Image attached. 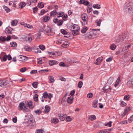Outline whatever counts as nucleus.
<instances>
[{
    "label": "nucleus",
    "instance_id": "obj_1",
    "mask_svg": "<svg viewBox=\"0 0 133 133\" xmlns=\"http://www.w3.org/2000/svg\"><path fill=\"white\" fill-rule=\"evenodd\" d=\"M124 11L129 15H133V5L131 3H126L124 6Z\"/></svg>",
    "mask_w": 133,
    "mask_h": 133
},
{
    "label": "nucleus",
    "instance_id": "obj_2",
    "mask_svg": "<svg viewBox=\"0 0 133 133\" xmlns=\"http://www.w3.org/2000/svg\"><path fill=\"white\" fill-rule=\"evenodd\" d=\"M43 31L44 32L49 36L53 35L55 34L53 30L48 26L44 28Z\"/></svg>",
    "mask_w": 133,
    "mask_h": 133
},
{
    "label": "nucleus",
    "instance_id": "obj_3",
    "mask_svg": "<svg viewBox=\"0 0 133 133\" xmlns=\"http://www.w3.org/2000/svg\"><path fill=\"white\" fill-rule=\"evenodd\" d=\"M8 81L2 79H0V86L2 87H7L9 86Z\"/></svg>",
    "mask_w": 133,
    "mask_h": 133
},
{
    "label": "nucleus",
    "instance_id": "obj_4",
    "mask_svg": "<svg viewBox=\"0 0 133 133\" xmlns=\"http://www.w3.org/2000/svg\"><path fill=\"white\" fill-rule=\"evenodd\" d=\"M87 35L88 38L91 39H94L97 37L96 33L92 31L89 32L87 33Z\"/></svg>",
    "mask_w": 133,
    "mask_h": 133
},
{
    "label": "nucleus",
    "instance_id": "obj_5",
    "mask_svg": "<svg viewBox=\"0 0 133 133\" xmlns=\"http://www.w3.org/2000/svg\"><path fill=\"white\" fill-rule=\"evenodd\" d=\"M43 96L44 98L48 97L50 99L53 97V95L52 94L50 93L48 94L46 91L43 94Z\"/></svg>",
    "mask_w": 133,
    "mask_h": 133
},
{
    "label": "nucleus",
    "instance_id": "obj_6",
    "mask_svg": "<svg viewBox=\"0 0 133 133\" xmlns=\"http://www.w3.org/2000/svg\"><path fill=\"white\" fill-rule=\"evenodd\" d=\"M81 18L84 22L87 23L88 21V16L86 14H84L82 15Z\"/></svg>",
    "mask_w": 133,
    "mask_h": 133
},
{
    "label": "nucleus",
    "instance_id": "obj_7",
    "mask_svg": "<svg viewBox=\"0 0 133 133\" xmlns=\"http://www.w3.org/2000/svg\"><path fill=\"white\" fill-rule=\"evenodd\" d=\"M123 40V37L122 36H120L118 37H116L115 42L116 44H118L121 42Z\"/></svg>",
    "mask_w": 133,
    "mask_h": 133
},
{
    "label": "nucleus",
    "instance_id": "obj_8",
    "mask_svg": "<svg viewBox=\"0 0 133 133\" xmlns=\"http://www.w3.org/2000/svg\"><path fill=\"white\" fill-rule=\"evenodd\" d=\"M71 29L72 30L79 31L80 30V28L76 24H74L71 27Z\"/></svg>",
    "mask_w": 133,
    "mask_h": 133
},
{
    "label": "nucleus",
    "instance_id": "obj_9",
    "mask_svg": "<svg viewBox=\"0 0 133 133\" xmlns=\"http://www.w3.org/2000/svg\"><path fill=\"white\" fill-rule=\"evenodd\" d=\"M66 116L67 115L66 114L64 115L63 114H59L58 115L59 118L62 121L65 120Z\"/></svg>",
    "mask_w": 133,
    "mask_h": 133
},
{
    "label": "nucleus",
    "instance_id": "obj_10",
    "mask_svg": "<svg viewBox=\"0 0 133 133\" xmlns=\"http://www.w3.org/2000/svg\"><path fill=\"white\" fill-rule=\"evenodd\" d=\"M69 43L67 41H65L64 42L63 44L61 46V48H66L69 46Z\"/></svg>",
    "mask_w": 133,
    "mask_h": 133
},
{
    "label": "nucleus",
    "instance_id": "obj_11",
    "mask_svg": "<svg viewBox=\"0 0 133 133\" xmlns=\"http://www.w3.org/2000/svg\"><path fill=\"white\" fill-rule=\"evenodd\" d=\"M37 0H30L27 1V4L28 5H30L32 4L35 5V3L37 2Z\"/></svg>",
    "mask_w": 133,
    "mask_h": 133
},
{
    "label": "nucleus",
    "instance_id": "obj_12",
    "mask_svg": "<svg viewBox=\"0 0 133 133\" xmlns=\"http://www.w3.org/2000/svg\"><path fill=\"white\" fill-rule=\"evenodd\" d=\"M103 59V58L102 57H100L97 59L96 62H95V63L96 65H99L102 61Z\"/></svg>",
    "mask_w": 133,
    "mask_h": 133
},
{
    "label": "nucleus",
    "instance_id": "obj_13",
    "mask_svg": "<svg viewBox=\"0 0 133 133\" xmlns=\"http://www.w3.org/2000/svg\"><path fill=\"white\" fill-rule=\"evenodd\" d=\"M25 106V104L23 102L20 103L18 107V110L19 111L23 110Z\"/></svg>",
    "mask_w": 133,
    "mask_h": 133
},
{
    "label": "nucleus",
    "instance_id": "obj_14",
    "mask_svg": "<svg viewBox=\"0 0 133 133\" xmlns=\"http://www.w3.org/2000/svg\"><path fill=\"white\" fill-rule=\"evenodd\" d=\"M127 85L129 87H131L133 86V77H132L127 83Z\"/></svg>",
    "mask_w": 133,
    "mask_h": 133
},
{
    "label": "nucleus",
    "instance_id": "obj_15",
    "mask_svg": "<svg viewBox=\"0 0 133 133\" xmlns=\"http://www.w3.org/2000/svg\"><path fill=\"white\" fill-rule=\"evenodd\" d=\"M130 110V107H127L124 110L123 113L121 115V116H124L126 115L128 112Z\"/></svg>",
    "mask_w": 133,
    "mask_h": 133
},
{
    "label": "nucleus",
    "instance_id": "obj_16",
    "mask_svg": "<svg viewBox=\"0 0 133 133\" xmlns=\"http://www.w3.org/2000/svg\"><path fill=\"white\" fill-rule=\"evenodd\" d=\"M48 53L50 57H55L56 56L55 51L50 52L48 51Z\"/></svg>",
    "mask_w": 133,
    "mask_h": 133
},
{
    "label": "nucleus",
    "instance_id": "obj_17",
    "mask_svg": "<svg viewBox=\"0 0 133 133\" xmlns=\"http://www.w3.org/2000/svg\"><path fill=\"white\" fill-rule=\"evenodd\" d=\"M13 29L10 27H8L6 28L5 30V32L6 34H11V31Z\"/></svg>",
    "mask_w": 133,
    "mask_h": 133
},
{
    "label": "nucleus",
    "instance_id": "obj_18",
    "mask_svg": "<svg viewBox=\"0 0 133 133\" xmlns=\"http://www.w3.org/2000/svg\"><path fill=\"white\" fill-rule=\"evenodd\" d=\"M73 99L74 98L72 97H68L67 99V102L68 103L71 104L72 102Z\"/></svg>",
    "mask_w": 133,
    "mask_h": 133
},
{
    "label": "nucleus",
    "instance_id": "obj_19",
    "mask_svg": "<svg viewBox=\"0 0 133 133\" xmlns=\"http://www.w3.org/2000/svg\"><path fill=\"white\" fill-rule=\"evenodd\" d=\"M102 20V19L101 18H100L99 19H97L95 21V23L98 26H100L101 25V23Z\"/></svg>",
    "mask_w": 133,
    "mask_h": 133
},
{
    "label": "nucleus",
    "instance_id": "obj_20",
    "mask_svg": "<svg viewBox=\"0 0 133 133\" xmlns=\"http://www.w3.org/2000/svg\"><path fill=\"white\" fill-rule=\"evenodd\" d=\"M27 104L28 105L29 108L31 109H32L34 108V105L32 104V103L31 101H30L29 102H27Z\"/></svg>",
    "mask_w": 133,
    "mask_h": 133
},
{
    "label": "nucleus",
    "instance_id": "obj_21",
    "mask_svg": "<svg viewBox=\"0 0 133 133\" xmlns=\"http://www.w3.org/2000/svg\"><path fill=\"white\" fill-rule=\"evenodd\" d=\"M114 78L112 77L110 78L108 80L107 83L108 84H111L113 82Z\"/></svg>",
    "mask_w": 133,
    "mask_h": 133
},
{
    "label": "nucleus",
    "instance_id": "obj_22",
    "mask_svg": "<svg viewBox=\"0 0 133 133\" xmlns=\"http://www.w3.org/2000/svg\"><path fill=\"white\" fill-rule=\"evenodd\" d=\"M66 95L67 94H66L62 100L61 103L65 105V103H66V102L67 101V99L65 97L66 96Z\"/></svg>",
    "mask_w": 133,
    "mask_h": 133
},
{
    "label": "nucleus",
    "instance_id": "obj_23",
    "mask_svg": "<svg viewBox=\"0 0 133 133\" xmlns=\"http://www.w3.org/2000/svg\"><path fill=\"white\" fill-rule=\"evenodd\" d=\"M120 78V76H119L117 78V80L116 82L115 83V84L114 85L115 87H116L118 85V84H119V82L121 81Z\"/></svg>",
    "mask_w": 133,
    "mask_h": 133
},
{
    "label": "nucleus",
    "instance_id": "obj_24",
    "mask_svg": "<svg viewBox=\"0 0 133 133\" xmlns=\"http://www.w3.org/2000/svg\"><path fill=\"white\" fill-rule=\"evenodd\" d=\"M50 18L48 16H45L43 18V21L45 22L48 21L50 19Z\"/></svg>",
    "mask_w": 133,
    "mask_h": 133
},
{
    "label": "nucleus",
    "instance_id": "obj_25",
    "mask_svg": "<svg viewBox=\"0 0 133 133\" xmlns=\"http://www.w3.org/2000/svg\"><path fill=\"white\" fill-rule=\"evenodd\" d=\"M96 118L95 116L94 115H91L89 116L88 119L90 121H92L96 119Z\"/></svg>",
    "mask_w": 133,
    "mask_h": 133
},
{
    "label": "nucleus",
    "instance_id": "obj_26",
    "mask_svg": "<svg viewBox=\"0 0 133 133\" xmlns=\"http://www.w3.org/2000/svg\"><path fill=\"white\" fill-rule=\"evenodd\" d=\"M92 5H89L87 8V11L88 12L90 13L92 10Z\"/></svg>",
    "mask_w": 133,
    "mask_h": 133
},
{
    "label": "nucleus",
    "instance_id": "obj_27",
    "mask_svg": "<svg viewBox=\"0 0 133 133\" xmlns=\"http://www.w3.org/2000/svg\"><path fill=\"white\" fill-rule=\"evenodd\" d=\"M34 93H35L34 96L33 97L34 100L36 102H37L38 101V95L36 94L35 93L36 92L35 91Z\"/></svg>",
    "mask_w": 133,
    "mask_h": 133
},
{
    "label": "nucleus",
    "instance_id": "obj_28",
    "mask_svg": "<svg viewBox=\"0 0 133 133\" xmlns=\"http://www.w3.org/2000/svg\"><path fill=\"white\" fill-rule=\"evenodd\" d=\"M26 5V4L25 2H22L19 5V7L20 8L22 9Z\"/></svg>",
    "mask_w": 133,
    "mask_h": 133
},
{
    "label": "nucleus",
    "instance_id": "obj_29",
    "mask_svg": "<svg viewBox=\"0 0 133 133\" xmlns=\"http://www.w3.org/2000/svg\"><path fill=\"white\" fill-rule=\"evenodd\" d=\"M18 23V21L17 20H15L12 21L11 22V25L13 26H15Z\"/></svg>",
    "mask_w": 133,
    "mask_h": 133
},
{
    "label": "nucleus",
    "instance_id": "obj_30",
    "mask_svg": "<svg viewBox=\"0 0 133 133\" xmlns=\"http://www.w3.org/2000/svg\"><path fill=\"white\" fill-rule=\"evenodd\" d=\"M57 62L55 60L50 61L49 62V64L51 65H52L56 64Z\"/></svg>",
    "mask_w": 133,
    "mask_h": 133
},
{
    "label": "nucleus",
    "instance_id": "obj_31",
    "mask_svg": "<svg viewBox=\"0 0 133 133\" xmlns=\"http://www.w3.org/2000/svg\"><path fill=\"white\" fill-rule=\"evenodd\" d=\"M50 108L48 105L45 106L44 111L45 112L48 113L50 110Z\"/></svg>",
    "mask_w": 133,
    "mask_h": 133
},
{
    "label": "nucleus",
    "instance_id": "obj_32",
    "mask_svg": "<svg viewBox=\"0 0 133 133\" xmlns=\"http://www.w3.org/2000/svg\"><path fill=\"white\" fill-rule=\"evenodd\" d=\"M88 30V28L86 26H85L83 28L82 30H81V32L82 33H84L86 32Z\"/></svg>",
    "mask_w": 133,
    "mask_h": 133
},
{
    "label": "nucleus",
    "instance_id": "obj_33",
    "mask_svg": "<svg viewBox=\"0 0 133 133\" xmlns=\"http://www.w3.org/2000/svg\"><path fill=\"white\" fill-rule=\"evenodd\" d=\"M59 121L58 119L57 118H53L51 120L52 123H53L55 124L57 123Z\"/></svg>",
    "mask_w": 133,
    "mask_h": 133
},
{
    "label": "nucleus",
    "instance_id": "obj_34",
    "mask_svg": "<svg viewBox=\"0 0 133 133\" xmlns=\"http://www.w3.org/2000/svg\"><path fill=\"white\" fill-rule=\"evenodd\" d=\"M57 13L56 10H54L51 12L50 15L51 16H54L56 15Z\"/></svg>",
    "mask_w": 133,
    "mask_h": 133
},
{
    "label": "nucleus",
    "instance_id": "obj_35",
    "mask_svg": "<svg viewBox=\"0 0 133 133\" xmlns=\"http://www.w3.org/2000/svg\"><path fill=\"white\" fill-rule=\"evenodd\" d=\"M26 56H20L19 57V59L20 61H23L25 60Z\"/></svg>",
    "mask_w": 133,
    "mask_h": 133
},
{
    "label": "nucleus",
    "instance_id": "obj_36",
    "mask_svg": "<svg viewBox=\"0 0 133 133\" xmlns=\"http://www.w3.org/2000/svg\"><path fill=\"white\" fill-rule=\"evenodd\" d=\"M11 46L12 47H16L17 46V44L15 42H12L10 43Z\"/></svg>",
    "mask_w": 133,
    "mask_h": 133
},
{
    "label": "nucleus",
    "instance_id": "obj_37",
    "mask_svg": "<svg viewBox=\"0 0 133 133\" xmlns=\"http://www.w3.org/2000/svg\"><path fill=\"white\" fill-rule=\"evenodd\" d=\"M3 8L7 13L9 12L10 11V9L5 6H3Z\"/></svg>",
    "mask_w": 133,
    "mask_h": 133
},
{
    "label": "nucleus",
    "instance_id": "obj_38",
    "mask_svg": "<svg viewBox=\"0 0 133 133\" xmlns=\"http://www.w3.org/2000/svg\"><path fill=\"white\" fill-rule=\"evenodd\" d=\"M97 101L95 100L93 101V102L92 105L94 108H95L97 107Z\"/></svg>",
    "mask_w": 133,
    "mask_h": 133
},
{
    "label": "nucleus",
    "instance_id": "obj_39",
    "mask_svg": "<svg viewBox=\"0 0 133 133\" xmlns=\"http://www.w3.org/2000/svg\"><path fill=\"white\" fill-rule=\"evenodd\" d=\"M39 49L42 51L44 50L45 49V48L44 45H40L39 46Z\"/></svg>",
    "mask_w": 133,
    "mask_h": 133
},
{
    "label": "nucleus",
    "instance_id": "obj_40",
    "mask_svg": "<svg viewBox=\"0 0 133 133\" xmlns=\"http://www.w3.org/2000/svg\"><path fill=\"white\" fill-rule=\"evenodd\" d=\"M63 41H64L62 39H58L56 41V43L58 44H61Z\"/></svg>",
    "mask_w": 133,
    "mask_h": 133
},
{
    "label": "nucleus",
    "instance_id": "obj_41",
    "mask_svg": "<svg viewBox=\"0 0 133 133\" xmlns=\"http://www.w3.org/2000/svg\"><path fill=\"white\" fill-rule=\"evenodd\" d=\"M2 57L3 58V59L4 61H5L6 60L7 56L5 55L4 52V54H3Z\"/></svg>",
    "mask_w": 133,
    "mask_h": 133
},
{
    "label": "nucleus",
    "instance_id": "obj_42",
    "mask_svg": "<svg viewBox=\"0 0 133 133\" xmlns=\"http://www.w3.org/2000/svg\"><path fill=\"white\" fill-rule=\"evenodd\" d=\"M116 47V45L114 44H112L110 47V49L112 50H114Z\"/></svg>",
    "mask_w": 133,
    "mask_h": 133
},
{
    "label": "nucleus",
    "instance_id": "obj_43",
    "mask_svg": "<svg viewBox=\"0 0 133 133\" xmlns=\"http://www.w3.org/2000/svg\"><path fill=\"white\" fill-rule=\"evenodd\" d=\"M49 77H50V78L49 79V80H50L49 83H51L54 82V78L52 76H50Z\"/></svg>",
    "mask_w": 133,
    "mask_h": 133
},
{
    "label": "nucleus",
    "instance_id": "obj_44",
    "mask_svg": "<svg viewBox=\"0 0 133 133\" xmlns=\"http://www.w3.org/2000/svg\"><path fill=\"white\" fill-rule=\"evenodd\" d=\"M93 7L94 8H96L98 9H99L101 8L100 5L99 4H94L93 5Z\"/></svg>",
    "mask_w": 133,
    "mask_h": 133
},
{
    "label": "nucleus",
    "instance_id": "obj_45",
    "mask_svg": "<svg viewBox=\"0 0 133 133\" xmlns=\"http://www.w3.org/2000/svg\"><path fill=\"white\" fill-rule=\"evenodd\" d=\"M38 83L37 82H35L32 83V86L35 88H37V87Z\"/></svg>",
    "mask_w": 133,
    "mask_h": 133
},
{
    "label": "nucleus",
    "instance_id": "obj_46",
    "mask_svg": "<svg viewBox=\"0 0 133 133\" xmlns=\"http://www.w3.org/2000/svg\"><path fill=\"white\" fill-rule=\"evenodd\" d=\"M97 133H109L108 131L107 130L100 131L98 132Z\"/></svg>",
    "mask_w": 133,
    "mask_h": 133
},
{
    "label": "nucleus",
    "instance_id": "obj_47",
    "mask_svg": "<svg viewBox=\"0 0 133 133\" xmlns=\"http://www.w3.org/2000/svg\"><path fill=\"white\" fill-rule=\"evenodd\" d=\"M64 14V12H59V13L58 14V17H60L62 16Z\"/></svg>",
    "mask_w": 133,
    "mask_h": 133
},
{
    "label": "nucleus",
    "instance_id": "obj_48",
    "mask_svg": "<svg viewBox=\"0 0 133 133\" xmlns=\"http://www.w3.org/2000/svg\"><path fill=\"white\" fill-rule=\"evenodd\" d=\"M66 122H70L72 120V119L71 118L70 116H68L67 117H66Z\"/></svg>",
    "mask_w": 133,
    "mask_h": 133
},
{
    "label": "nucleus",
    "instance_id": "obj_49",
    "mask_svg": "<svg viewBox=\"0 0 133 133\" xmlns=\"http://www.w3.org/2000/svg\"><path fill=\"white\" fill-rule=\"evenodd\" d=\"M79 31L72 30V32L73 35H76L78 34Z\"/></svg>",
    "mask_w": 133,
    "mask_h": 133
},
{
    "label": "nucleus",
    "instance_id": "obj_50",
    "mask_svg": "<svg viewBox=\"0 0 133 133\" xmlns=\"http://www.w3.org/2000/svg\"><path fill=\"white\" fill-rule=\"evenodd\" d=\"M24 49L25 50L28 51H30L31 50L30 48L28 46H25Z\"/></svg>",
    "mask_w": 133,
    "mask_h": 133
},
{
    "label": "nucleus",
    "instance_id": "obj_51",
    "mask_svg": "<svg viewBox=\"0 0 133 133\" xmlns=\"http://www.w3.org/2000/svg\"><path fill=\"white\" fill-rule=\"evenodd\" d=\"M83 83L82 81L79 82L78 84V87L79 88H81L83 85Z\"/></svg>",
    "mask_w": 133,
    "mask_h": 133
},
{
    "label": "nucleus",
    "instance_id": "obj_52",
    "mask_svg": "<svg viewBox=\"0 0 133 133\" xmlns=\"http://www.w3.org/2000/svg\"><path fill=\"white\" fill-rule=\"evenodd\" d=\"M133 121V115L131 116L128 119V121L129 123H130Z\"/></svg>",
    "mask_w": 133,
    "mask_h": 133
},
{
    "label": "nucleus",
    "instance_id": "obj_53",
    "mask_svg": "<svg viewBox=\"0 0 133 133\" xmlns=\"http://www.w3.org/2000/svg\"><path fill=\"white\" fill-rule=\"evenodd\" d=\"M63 23V21L62 20H60L57 22V25H58L60 26L62 25Z\"/></svg>",
    "mask_w": 133,
    "mask_h": 133
},
{
    "label": "nucleus",
    "instance_id": "obj_54",
    "mask_svg": "<svg viewBox=\"0 0 133 133\" xmlns=\"http://www.w3.org/2000/svg\"><path fill=\"white\" fill-rule=\"evenodd\" d=\"M38 6L40 8H42L44 6L42 2H39L38 4Z\"/></svg>",
    "mask_w": 133,
    "mask_h": 133
},
{
    "label": "nucleus",
    "instance_id": "obj_55",
    "mask_svg": "<svg viewBox=\"0 0 133 133\" xmlns=\"http://www.w3.org/2000/svg\"><path fill=\"white\" fill-rule=\"evenodd\" d=\"M130 98V96L129 95H127L124 96V99L126 100H128Z\"/></svg>",
    "mask_w": 133,
    "mask_h": 133
},
{
    "label": "nucleus",
    "instance_id": "obj_56",
    "mask_svg": "<svg viewBox=\"0 0 133 133\" xmlns=\"http://www.w3.org/2000/svg\"><path fill=\"white\" fill-rule=\"evenodd\" d=\"M56 56V57L62 55V53L61 52H56L55 51Z\"/></svg>",
    "mask_w": 133,
    "mask_h": 133
},
{
    "label": "nucleus",
    "instance_id": "obj_57",
    "mask_svg": "<svg viewBox=\"0 0 133 133\" xmlns=\"http://www.w3.org/2000/svg\"><path fill=\"white\" fill-rule=\"evenodd\" d=\"M43 132V130L42 129H39L36 130L35 133H42Z\"/></svg>",
    "mask_w": 133,
    "mask_h": 133
},
{
    "label": "nucleus",
    "instance_id": "obj_58",
    "mask_svg": "<svg viewBox=\"0 0 133 133\" xmlns=\"http://www.w3.org/2000/svg\"><path fill=\"white\" fill-rule=\"evenodd\" d=\"M0 40L2 42H5L6 40V38L3 36L0 37Z\"/></svg>",
    "mask_w": 133,
    "mask_h": 133
},
{
    "label": "nucleus",
    "instance_id": "obj_59",
    "mask_svg": "<svg viewBox=\"0 0 133 133\" xmlns=\"http://www.w3.org/2000/svg\"><path fill=\"white\" fill-rule=\"evenodd\" d=\"M100 30V29H93L92 30V31L93 32H95V33H96V35H97V34L96 32L99 31Z\"/></svg>",
    "mask_w": 133,
    "mask_h": 133
},
{
    "label": "nucleus",
    "instance_id": "obj_60",
    "mask_svg": "<svg viewBox=\"0 0 133 133\" xmlns=\"http://www.w3.org/2000/svg\"><path fill=\"white\" fill-rule=\"evenodd\" d=\"M23 110L26 112H28L29 111V109L27 107H26L25 106L24 107V108L23 109Z\"/></svg>",
    "mask_w": 133,
    "mask_h": 133
},
{
    "label": "nucleus",
    "instance_id": "obj_61",
    "mask_svg": "<svg viewBox=\"0 0 133 133\" xmlns=\"http://www.w3.org/2000/svg\"><path fill=\"white\" fill-rule=\"evenodd\" d=\"M34 52L36 53H40L41 52V51L38 48Z\"/></svg>",
    "mask_w": 133,
    "mask_h": 133
},
{
    "label": "nucleus",
    "instance_id": "obj_62",
    "mask_svg": "<svg viewBox=\"0 0 133 133\" xmlns=\"http://www.w3.org/2000/svg\"><path fill=\"white\" fill-rule=\"evenodd\" d=\"M61 32L63 34H66L67 32L64 30L62 29L61 31Z\"/></svg>",
    "mask_w": 133,
    "mask_h": 133
},
{
    "label": "nucleus",
    "instance_id": "obj_63",
    "mask_svg": "<svg viewBox=\"0 0 133 133\" xmlns=\"http://www.w3.org/2000/svg\"><path fill=\"white\" fill-rule=\"evenodd\" d=\"M32 40V38L31 37H29L28 38V39L26 40L29 43H30Z\"/></svg>",
    "mask_w": 133,
    "mask_h": 133
},
{
    "label": "nucleus",
    "instance_id": "obj_64",
    "mask_svg": "<svg viewBox=\"0 0 133 133\" xmlns=\"http://www.w3.org/2000/svg\"><path fill=\"white\" fill-rule=\"evenodd\" d=\"M93 95L91 93H90L88 94L87 95V97L89 98H91L93 96Z\"/></svg>",
    "mask_w": 133,
    "mask_h": 133
}]
</instances>
